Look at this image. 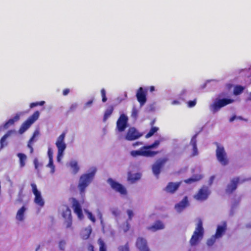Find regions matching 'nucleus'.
<instances>
[{"label":"nucleus","mask_w":251,"mask_h":251,"mask_svg":"<svg viewBox=\"0 0 251 251\" xmlns=\"http://www.w3.org/2000/svg\"><path fill=\"white\" fill-rule=\"evenodd\" d=\"M96 171V168H92L90 173L83 174L80 177L78 187L81 194L84 193L85 189L93 179Z\"/></svg>","instance_id":"1"},{"label":"nucleus","mask_w":251,"mask_h":251,"mask_svg":"<svg viewBox=\"0 0 251 251\" xmlns=\"http://www.w3.org/2000/svg\"><path fill=\"white\" fill-rule=\"evenodd\" d=\"M204 234V228L202 226V222L200 219L197 224L195 230L190 240V244L191 246L196 245L202 239Z\"/></svg>","instance_id":"2"},{"label":"nucleus","mask_w":251,"mask_h":251,"mask_svg":"<svg viewBox=\"0 0 251 251\" xmlns=\"http://www.w3.org/2000/svg\"><path fill=\"white\" fill-rule=\"evenodd\" d=\"M40 113L38 111L34 112L21 125L19 132L20 134L24 133L29 127L38 119Z\"/></svg>","instance_id":"3"},{"label":"nucleus","mask_w":251,"mask_h":251,"mask_svg":"<svg viewBox=\"0 0 251 251\" xmlns=\"http://www.w3.org/2000/svg\"><path fill=\"white\" fill-rule=\"evenodd\" d=\"M66 133L63 132L58 138L56 141L55 145L58 149L57 160L59 161L62 157L63 152L66 148V145L64 142Z\"/></svg>","instance_id":"4"},{"label":"nucleus","mask_w":251,"mask_h":251,"mask_svg":"<svg viewBox=\"0 0 251 251\" xmlns=\"http://www.w3.org/2000/svg\"><path fill=\"white\" fill-rule=\"evenodd\" d=\"M234 101L233 99H222L215 101L210 105V109L213 113L218 111L221 108L232 103Z\"/></svg>","instance_id":"5"},{"label":"nucleus","mask_w":251,"mask_h":251,"mask_svg":"<svg viewBox=\"0 0 251 251\" xmlns=\"http://www.w3.org/2000/svg\"><path fill=\"white\" fill-rule=\"evenodd\" d=\"M216 155L217 160L222 165L226 166L228 164V159L223 147L217 145Z\"/></svg>","instance_id":"6"},{"label":"nucleus","mask_w":251,"mask_h":251,"mask_svg":"<svg viewBox=\"0 0 251 251\" xmlns=\"http://www.w3.org/2000/svg\"><path fill=\"white\" fill-rule=\"evenodd\" d=\"M107 182L109 184L111 187L116 192L124 195L127 194L126 188L122 184L114 180L112 178H108Z\"/></svg>","instance_id":"7"},{"label":"nucleus","mask_w":251,"mask_h":251,"mask_svg":"<svg viewBox=\"0 0 251 251\" xmlns=\"http://www.w3.org/2000/svg\"><path fill=\"white\" fill-rule=\"evenodd\" d=\"M30 185L32 188V191L35 196L34 202L38 206L43 207L44 205L45 202L42 197L41 192L38 191L36 184L32 183Z\"/></svg>","instance_id":"8"},{"label":"nucleus","mask_w":251,"mask_h":251,"mask_svg":"<svg viewBox=\"0 0 251 251\" xmlns=\"http://www.w3.org/2000/svg\"><path fill=\"white\" fill-rule=\"evenodd\" d=\"M143 135L137 129L134 127H129L125 135V139L127 141H133L139 139Z\"/></svg>","instance_id":"9"},{"label":"nucleus","mask_w":251,"mask_h":251,"mask_svg":"<svg viewBox=\"0 0 251 251\" xmlns=\"http://www.w3.org/2000/svg\"><path fill=\"white\" fill-rule=\"evenodd\" d=\"M128 117L124 114L120 115L116 123V127L119 132L124 131L127 126Z\"/></svg>","instance_id":"10"},{"label":"nucleus","mask_w":251,"mask_h":251,"mask_svg":"<svg viewBox=\"0 0 251 251\" xmlns=\"http://www.w3.org/2000/svg\"><path fill=\"white\" fill-rule=\"evenodd\" d=\"M168 160V158L164 157L158 159L152 166V171L153 174L158 176L160 173L161 169Z\"/></svg>","instance_id":"11"},{"label":"nucleus","mask_w":251,"mask_h":251,"mask_svg":"<svg viewBox=\"0 0 251 251\" xmlns=\"http://www.w3.org/2000/svg\"><path fill=\"white\" fill-rule=\"evenodd\" d=\"M210 193L208 188L206 186H203L199 190L194 197L198 201H204L208 198Z\"/></svg>","instance_id":"12"},{"label":"nucleus","mask_w":251,"mask_h":251,"mask_svg":"<svg viewBox=\"0 0 251 251\" xmlns=\"http://www.w3.org/2000/svg\"><path fill=\"white\" fill-rule=\"evenodd\" d=\"M72 207L78 218L80 220L82 219L83 218V214L81 205L79 201L75 198L72 199Z\"/></svg>","instance_id":"13"},{"label":"nucleus","mask_w":251,"mask_h":251,"mask_svg":"<svg viewBox=\"0 0 251 251\" xmlns=\"http://www.w3.org/2000/svg\"><path fill=\"white\" fill-rule=\"evenodd\" d=\"M137 100L141 106H143L147 101L146 92H145L142 87H140L136 95Z\"/></svg>","instance_id":"14"},{"label":"nucleus","mask_w":251,"mask_h":251,"mask_svg":"<svg viewBox=\"0 0 251 251\" xmlns=\"http://www.w3.org/2000/svg\"><path fill=\"white\" fill-rule=\"evenodd\" d=\"M136 246L140 251H150L147 240L143 237H138L137 239Z\"/></svg>","instance_id":"15"},{"label":"nucleus","mask_w":251,"mask_h":251,"mask_svg":"<svg viewBox=\"0 0 251 251\" xmlns=\"http://www.w3.org/2000/svg\"><path fill=\"white\" fill-rule=\"evenodd\" d=\"M181 184V181L177 182H169L165 188L164 190L167 193L174 194L179 188Z\"/></svg>","instance_id":"16"},{"label":"nucleus","mask_w":251,"mask_h":251,"mask_svg":"<svg viewBox=\"0 0 251 251\" xmlns=\"http://www.w3.org/2000/svg\"><path fill=\"white\" fill-rule=\"evenodd\" d=\"M153 154V153L152 152L146 151V150L144 149V146L139 150L132 151L130 152L131 155L133 157H136L137 156L149 157L150 155H152Z\"/></svg>","instance_id":"17"},{"label":"nucleus","mask_w":251,"mask_h":251,"mask_svg":"<svg viewBox=\"0 0 251 251\" xmlns=\"http://www.w3.org/2000/svg\"><path fill=\"white\" fill-rule=\"evenodd\" d=\"M62 216L64 218H66V220L65 222L66 227L67 228L71 227L72 225V219L71 217V210L69 208H67L65 211L63 212Z\"/></svg>","instance_id":"18"},{"label":"nucleus","mask_w":251,"mask_h":251,"mask_svg":"<svg viewBox=\"0 0 251 251\" xmlns=\"http://www.w3.org/2000/svg\"><path fill=\"white\" fill-rule=\"evenodd\" d=\"M189 205L188 197L185 196L179 202L175 205V209L178 212H181Z\"/></svg>","instance_id":"19"},{"label":"nucleus","mask_w":251,"mask_h":251,"mask_svg":"<svg viewBox=\"0 0 251 251\" xmlns=\"http://www.w3.org/2000/svg\"><path fill=\"white\" fill-rule=\"evenodd\" d=\"M227 228L226 223L224 222L222 225H218L214 234L218 239L221 238L225 233Z\"/></svg>","instance_id":"20"},{"label":"nucleus","mask_w":251,"mask_h":251,"mask_svg":"<svg viewBox=\"0 0 251 251\" xmlns=\"http://www.w3.org/2000/svg\"><path fill=\"white\" fill-rule=\"evenodd\" d=\"M239 177L233 178L230 184H229L226 188V191L228 193H231L237 188V184L239 183Z\"/></svg>","instance_id":"21"},{"label":"nucleus","mask_w":251,"mask_h":251,"mask_svg":"<svg viewBox=\"0 0 251 251\" xmlns=\"http://www.w3.org/2000/svg\"><path fill=\"white\" fill-rule=\"evenodd\" d=\"M160 144V141L159 140H155L153 143H152L151 145L144 146V149L146 150V151L152 152L153 153V154L152 155H150L149 157H153L157 154H158L159 151H151V149L155 148L157 147Z\"/></svg>","instance_id":"22"},{"label":"nucleus","mask_w":251,"mask_h":251,"mask_svg":"<svg viewBox=\"0 0 251 251\" xmlns=\"http://www.w3.org/2000/svg\"><path fill=\"white\" fill-rule=\"evenodd\" d=\"M164 228V225L163 223L159 221H156L154 224L147 227V229L152 231H156L158 230L162 229Z\"/></svg>","instance_id":"23"},{"label":"nucleus","mask_w":251,"mask_h":251,"mask_svg":"<svg viewBox=\"0 0 251 251\" xmlns=\"http://www.w3.org/2000/svg\"><path fill=\"white\" fill-rule=\"evenodd\" d=\"M141 177V175L140 173L132 174L131 172H128L127 175V181L131 183H133L139 180Z\"/></svg>","instance_id":"24"},{"label":"nucleus","mask_w":251,"mask_h":251,"mask_svg":"<svg viewBox=\"0 0 251 251\" xmlns=\"http://www.w3.org/2000/svg\"><path fill=\"white\" fill-rule=\"evenodd\" d=\"M20 119L19 114H17L13 118L10 119L3 125V128L7 129L10 126L14 125L15 122L18 121Z\"/></svg>","instance_id":"25"},{"label":"nucleus","mask_w":251,"mask_h":251,"mask_svg":"<svg viewBox=\"0 0 251 251\" xmlns=\"http://www.w3.org/2000/svg\"><path fill=\"white\" fill-rule=\"evenodd\" d=\"M26 209L25 206H23L18 210L16 215V218L18 221L21 222L24 220V213Z\"/></svg>","instance_id":"26"},{"label":"nucleus","mask_w":251,"mask_h":251,"mask_svg":"<svg viewBox=\"0 0 251 251\" xmlns=\"http://www.w3.org/2000/svg\"><path fill=\"white\" fill-rule=\"evenodd\" d=\"M202 178L201 175H194L192 177L185 179L184 182L186 184H191L193 182L198 181Z\"/></svg>","instance_id":"27"},{"label":"nucleus","mask_w":251,"mask_h":251,"mask_svg":"<svg viewBox=\"0 0 251 251\" xmlns=\"http://www.w3.org/2000/svg\"><path fill=\"white\" fill-rule=\"evenodd\" d=\"M17 156L19 158L20 167H24L25 165V162L27 159L26 156L23 153H18Z\"/></svg>","instance_id":"28"},{"label":"nucleus","mask_w":251,"mask_h":251,"mask_svg":"<svg viewBox=\"0 0 251 251\" xmlns=\"http://www.w3.org/2000/svg\"><path fill=\"white\" fill-rule=\"evenodd\" d=\"M114 108L112 105L109 106V107L106 109L104 114L103 116V121L105 122L107 119L111 116L113 112Z\"/></svg>","instance_id":"29"},{"label":"nucleus","mask_w":251,"mask_h":251,"mask_svg":"<svg viewBox=\"0 0 251 251\" xmlns=\"http://www.w3.org/2000/svg\"><path fill=\"white\" fill-rule=\"evenodd\" d=\"M70 165L73 169V173L76 174L79 170L77 162L76 161H72L70 162Z\"/></svg>","instance_id":"30"},{"label":"nucleus","mask_w":251,"mask_h":251,"mask_svg":"<svg viewBox=\"0 0 251 251\" xmlns=\"http://www.w3.org/2000/svg\"><path fill=\"white\" fill-rule=\"evenodd\" d=\"M244 90V87L241 85H236L234 88L233 94L235 95H240L243 92Z\"/></svg>","instance_id":"31"},{"label":"nucleus","mask_w":251,"mask_h":251,"mask_svg":"<svg viewBox=\"0 0 251 251\" xmlns=\"http://www.w3.org/2000/svg\"><path fill=\"white\" fill-rule=\"evenodd\" d=\"M9 135L8 134H4L0 140V149H2L4 146L7 145V142H6V139L8 137Z\"/></svg>","instance_id":"32"},{"label":"nucleus","mask_w":251,"mask_h":251,"mask_svg":"<svg viewBox=\"0 0 251 251\" xmlns=\"http://www.w3.org/2000/svg\"><path fill=\"white\" fill-rule=\"evenodd\" d=\"M158 128L157 127H152L150 130L149 132L146 135V138H148L152 136L155 132L158 130Z\"/></svg>","instance_id":"33"},{"label":"nucleus","mask_w":251,"mask_h":251,"mask_svg":"<svg viewBox=\"0 0 251 251\" xmlns=\"http://www.w3.org/2000/svg\"><path fill=\"white\" fill-rule=\"evenodd\" d=\"M98 243L100 246V251H106V246L101 238L99 239Z\"/></svg>","instance_id":"34"},{"label":"nucleus","mask_w":251,"mask_h":251,"mask_svg":"<svg viewBox=\"0 0 251 251\" xmlns=\"http://www.w3.org/2000/svg\"><path fill=\"white\" fill-rule=\"evenodd\" d=\"M218 239L217 237L214 235L211 237L210 238L207 240L206 244L208 246H212L216 242V239Z\"/></svg>","instance_id":"35"},{"label":"nucleus","mask_w":251,"mask_h":251,"mask_svg":"<svg viewBox=\"0 0 251 251\" xmlns=\"http://www.w3.org/2000/svg\"><path fill=\"white\" fill-rule=\"evenodd\" d=\"M119 251H130L129 245L128 242H127L125 245H122L118 247Z\"/></svg>","instance_id":"36"},{"label":"nucleus","mask_w":251,"mask_h":251,"mask_svg":"<svg viewBox=\"0 0 251 251\" xmlns=\"http://www.w3.org/2000/svg\"><path fill=\"white\" fill-rule=\"evenodd\" d=\"M77 104L76 103H72L70 107H69V109L67 111V114H69L70 113L74 112L77 108Z\"/></svg>","instance_id":"37"},{"label":"nucleus","mask_w":251,"mask_h":251,"mask_svg":"<svg viewBox=\"0 0 251 251\" xmlns=\"http://www.w3.org/2000/svg\"><path fill=\"white\" fill-rule=\"evenodd\" d=\"M45 103L44 101H41L40 102H32L30 104V108H32L34 107L37 106L38 105H43Z\"/></svg>","instance_id":"38"},{"label":"nucleus","mask_w":251,"mask_h":251,"mask_svg":"<svg viewBox=\"0 0 251 251\" xmlns=\"http://www.w3.org/2000/svg\"><path fill=\"white\" fill-rule=\"evenodd\" d=\"M138 115V110L136 107H133L131 112V116L132 118L136 119Z\"/></svg>","instance_id":"39"},{"label":"nucleus","mask_w":251,"mask_h":251,"mask_svg":"<svg viewBox=\"0 0 251 251\" xmlns=\"http://www.w3.org/2000/svg\"><path fill=\"white\" fill-rule=\"evenodd\" d=\"M85 231H86V234H82V238L83 239H87L90 237V235L91 233V229H85Z\"/></svg>","instance_id":"40"},{"label":"nucleus","mask_w":251,"mask_h":251,"mask_svg":"<svg viewBox=\"0 0 251 251\" xmlns=\"http://www.w3.org/2000/svg\"><path fill=\"white\" fill-rule=\"evenodd\" d=\"M100 93L102 97V101L103 102H105L107 100V98L106 97V92L104 89L102 88L100 90Z\"/></svg>","instance_id":"41"},{"label":"nucleus","mask_w":251,"mask_h":251,"mask_svg":"<svg viewBox=\"0 0 251 251\" xmlns=\"http://www.w3.org/2000/svg\"><path fill=\"white\" fill-rule=\"evenodd\" d=\"M190 144L192 147H197V134L194 135L191 138Z\"/></svg>","instance_id":"42"},{"label":"nucleus","mask_w":251,"mask_h":251,"mask_svg":"<svg viewBox=\"0 0 251 251\" xmlns=\"http://www.w3.org/2000/svg\"><path fill=\"white\" fill-rule=\"evenodd\" d=\"M66 241L64 240H62L59 242V248L60 250L64 251L66 245Z\"/></svg>","instance_id":"43"},{"label":"nucleus","mask_w":251,"mask_h":251,"mask_svg":"<svg viewBox=\"0 0 251 251\" xmlns=\"http://www.w3.org/2000/svg\"><path fill=\"white\" fill-rule=\"evenodd\" d=\"M48 166L51 168V173H53L54 172V166L53 165V159H49V162L48 164Z\"/></svg>","instance_id":"44"},{"label":"nucleus","mask_w":251,"mask_h":251,"mask_svg":"<svg viewBox=\"0 0 251 251\" xmlns=\"http://www.w3.org/2000/svg\"><path fill=\"white\" fill-rule=\"evenodd\" d=\"M188 106L189 107H193L195 106L196 104V100L195 99L193 100H190L187 102Z\"/></svg>","instance_id":"45"},{"label":"nucleus","mask_w":251,"mask_h":251,"mask_svg":"<svg viewBox=\"0 0 251 251\" xmlns=\"http://www.w3.org/2000/svg\"><path fill=\"white\" fill-rule=\"evenodd\" d=\"M88 218L93 223L95 222L96 219L95 217L93 215L91 212H88L87 213Z\"/></svg>","instance_id":"46"},{"label":"nucleus","mask_w":251,"mask_h":251,"mask_svg":"<svg viewBox=\"0 0 251 251\" xmlns=\"http://www.w3.org/2000/svg\"><path fill=\"white\" fill-rule=\"evenodd\" d=\"M127 214L128 215V220H131L134 215L133 211L130 209H128L127 210Z\"/></svg>","instance_id":"47"},{"label":"nucleus","mask_w":251,"mask_h":251,"mask_svg":"<svg viewBox=\"0 0 251 251\" xmlns=\"http://www.w3.org/2000/svg\"><path fill=\"white\" fill-rule=\"evenodd\" d=\"M48 155L49 159H53V151L50 148H48Z\"/></svg>","instance_id":"48"},{"label":"nucleus","mask_w":251,"mask_h":251,"mask_svg":"<svg viewBox=\"0 0 251 251\" xmlns=\"http://www.w3.org/2000/svg\"><path fill=\"white\" fill-rule=\"evenodd\" d=\"M198 149L197 147H193V153L192 156H194L198 154Z\"/></svg>","instance_id":"49"},{"label":"nucleus","mask_w":251,"mask_h":251,"mask_svg":"<svg viewBox=\"0 0 251 251\" xmlns=\"http://www.w3.org/2000/svg\"><path fill=\"white\" fill-rule=\"evenodd\" d=\"M70 93V89L68 88L65 89L63 91V95L64 96H67Z\"/></svg>","instance_id":"50"},{"label":"nucleus","mask_w":251,"mask_h":251,"mask_svg":"<svg viewBox=\"0 0 251 251\" xmlns=\"http://www.w3.org/2000/svg\"><path fill=\"white\" fill-rule=\"evenodd\" d=\"M88 251H95L94 246L90 244L88 247Z\"/></svg>","instance_id":"51"},{"label":"nucleus","mask_w":251,"mask_h":251,"mask_svg":"<svg viewBox=\"0 0 251 251\" xmlns=\"http://www.w3.org/2000/svg\"><path fill=\"white\" fill-rule=\"evenodd\" d=\"M38 131H35L34 132L32 137L30 138V142H32V141L33 140V139L34 138V137L38 134Z\"/></svg>","instance_id":"52"},{"label":"nucleus","mask_w":251,"mask_h":251,"mask_svg":"<svg viewBox=\"0 0 251 251\" xmlns=\"http://www.w3.org/2000/svg\"><path fill=\"white\" fill-rule=\"evenodd\" d=\"M214 179H215V176H211L210 177L209 182V185H211L212 184V183H213Z\"/></svg>","instance_id":"53"},{"label":"nucleus","mask_w":251,"mask_h":251,"mask_svg":"<svg viewBox=\"0 0 251 251\" xmlns=\"http://www.w3.org/2000/svg\"><path fill=\"white\" fill-rule=\"evenodd\" d=\"M142 144V143L141 142H136L135 143H133L132 146L133 147H135L137 146H139Z\"/></svg>","instance_id":"54"},{"label":"nucleus","mask_w":251,"mask_h":251,"mask_svg":"<svg viewBox=\"0 0 251 251\" xmlns=\"http://www.w3.org/2000/svg\"><path fill=\"white\" fill-rule=\"evenodd\" d=\"M129 228H130V225H129V224L128 223H126V228L124 229V232H126L127 231H128L129 230Z\"/></svg>","instance_id":"55"},{"label":"nucleus","mask_w":251,"mask_h":251,"mask_svg":"<svg viewBox=\"0 0 251 251\" xmlns=\"http://www.w3.org/2000/svg\"><path fill=\"white\" fill-rule=\"evenodd\" d=\"M16 201L17 202H18L19 203H21L23 202V199H22V196H20L19 197V198L17 199V200H16Z\"/></svg>","instance_id":"56"},{"label":"nucleus","mask_w":251,"mask_h":251,"mask_svg":"<svg viewBox=\"0 0 251 251\" xmlns=\"http://www.w3.org/2000/svg\"><path fill=\"white\" fill-rule=\"evenodd\" d=\"M34 163L35 168L37 169L38 167V161L36 159L34 160Z\"/></svg>","instance_id":"57"},{"label":"nucleus","mask_w":251,"mask_h":251,"mask_svg":"<svg viewBox=\"0 0 251 251\" xmlns=\"http://www.w3.org/2000/svg\"><path fill=\"white\" fill-rule=\"evenodd\" d=\"M93 103V100H90L86 103L87 106L90 105Z\"/></svg>","instance_id":"58"},{"label":"nucleus","mask_w":251,"mask_h":251,"mask_svg":"<svg viewBox=\"0 0 251 251\" xmlns=\"http://www.w3.org/2000/svg\"><path fill=\"white\" fill-rule=\"evenodd\" d=\"M112 213L115 215V216H117L119 214V212H118L116 210H114L112 211Z\"/></svg>","instance_id":"59"},{"label":"nucleus","mask_w":251,"mask_h":251,"mask_svg":"<svg viewBox=\"0 0 251 251\" xmlns=\"http://www.w3.org/2000/svg\"><path fill=\"white\" fill-rule=\"evenodd\" d=\"M235 118H236V116H232V117L230 118V119H229V121L230 122H231L233 121Z\"/></svg>","instance_id":"60"},{"label":"nucleus","mask_w":251,"mask_h":251,"mask_svg":"<svg viewBox=\"0 0 251 251\" xmlns=\"http://www.w3.org/2000/svg\"><path fill=\"white\" fill-rule=\"evenodd\" d=\"M150 90L151 92H153L154 91V87L153 86H151L150 87Z\"/></svg>","instance_id":"61"},{"label":"nucleus","mask_w":251,"mask_h":251,"mask_svg":"<svg viewBox=\"0 0 251 251\" xmlns=\"http://www.w3.org/2000/svg\"><path fill=\"white\" fill-rule=\"evenodd\" d=\"M31 142H30V140H29V143H28V145H27L28 147L30 149H31V148H32V146H31Z\"/></svg>","instance_id":"62"},{"label":"nucleus","mask_w":251,"mask_h":251,"mask_svg":"<svg viewBox=\"0 0 251 251\" xmlns=\"http://www.w3.org/2000/svg\"><path fill=\"white\" fill-rule=\"evenodd\" d=\"M40 247V245H39V246L37 247V248H36V251H37L38 250H39Z\"/></svg>","instance_id":"63"},{"label":"nucleus","mask_w":251,"mask_h":251,"mask_svg":"<svg viewBox=\"0 0 251 251\" xmlns=\"http://www.w3.org/2000/svg\"><path fill=\"white\" fill-rule=\"evenodd\" d=\"M249 100H251V92L250 93L249 95Z\"/></svg>","instance_id":"64"}]
</instances>
